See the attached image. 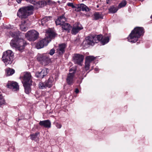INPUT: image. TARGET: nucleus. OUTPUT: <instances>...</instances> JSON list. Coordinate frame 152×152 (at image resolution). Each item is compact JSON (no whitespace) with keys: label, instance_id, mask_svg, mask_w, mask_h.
<instances>
[{"label":"nucleus","instance_id":"36","mask_svg":"<svg viewBox=\"0 0 152 152\" xmlns=\"http://www.w3.org/2000/svg\"><path fill=\"white\" fill-rule=\"evenodd\" d=\"M81 4H80L77 5V6H75V8H76L75 10L79 12L81 11Z\"/></svg>","mask_w":152,"mask_h":152},{"label":"nucleus","instance_id":"25","mask_svg":"<svg viewBox=\"0 0 152 152\" xmlns=\"http://www.w3.org/2000/svg\"><path fill=\"white\" fill-rule=\"evenodd\" d=\"M45 5V2L43 1H39L37 2L36 3V5L37 6L36 8H41L43 7Z\"/></svg>","mask_w":152,"mask_h":152},{"label":"nucleus","instance_id":"32","mask_svg":"<svg viewBox=\"0 0 152 152\" xmlns=\"http://www.w3.org/2000/svg\"><path fill=\"white\" fill-rule=\"evenodd\" d=\"M127 2L126 0H123L118 5V8H121L124 7L126 4Z\"/></svg>","mask_w":152,"mask_h":152},{"label":"nucleus","instance_id":"41","mask_svg":"<svg viewBox=\"0 0 152 152\" xmlns=\"http://www.w3.org/2000/svg\"><path fill=\"white\" fill-rule=\"evenodd\" d=\"M56 126L58 129L61 128L62 126L61 124L58 123H56Z\"/></svg>","mask_w":152,"mask_h":152},{"label":"nucleus","instance_id":"2","mask_svg":"<svg viewBox=\"0 0 152 152\" xmlns=\"http://www.w3.org/2000/svg\"><path fill=\"white\" fill-rule=\"evenodd\" d=\"M144 33L143 28L139 27L135 28L128 37V41L132 43H135L138 40V39Z\"/></svg>","mask_w":152,"mask_h":152},{"label":"nucleus","instance_id":"42","mask_svg":"<svg viewBox=\"0 0 152 152\" xmlns=\"http://www.w3.org/2000/svg\"><path fill=\"white\" fill-rule=\"evenodd\" d=\"M30 2L31 4H33L35 5H36V3L37 2L34 0H30Z\"/></svg>","mask_w":152,"mask_h":152},{"label":"nucleus","instance_id":"23","mask_svg":"<svg viewBox=\"0 0 152 152\" xmlns=\"http://www.w3.org/2000/svg\"><path fill=\"white\" fill-rule=\"evenodd\" d=\"M118 10V9L116 7L114 6H111L110 8L108 9L109 12L112 13H116Z\"/></svg>","mask_w":152,"mask_h":152},{"label":"nucleus","instance_id":"6","mask_svg":"<svg viewBox=\"0 0 152 152\" xmlns=\"http://www.w3.org/2000/svg\"><path fill=\"white\" fill-rule=\"evenodd\" d=\"M37 60L42 65H45L49 64L51 61L48 56L45 54L40 55L37 58Z\"/></svg>","mask_w":152,"mask_h":152},{"label":"nucleus","instance_id":"34","mask_svg":"<svg viewBox=\"0 0 152 152\" xmlns=\"http://www.w3.org/2000/svg\"><path fill=\"white\" fill-rule=\"evenodd\" d=\"M5 103V101L1 95V92L0 91V105L4 104Z\"/></svg>","mask_w":152,"mask_h":152},{"label":"nucleus","instance_id":"4","mask_svg":"<svg viewBox=\"0 0 152 152\" xmlns=\"http://www.w3.org/2000/svg\"><path fill=\"white\" fill-rule=\"evenodd\" d=\"M14 53L10 50H7L3 53L2 60L6 65L11 64L14 58Z\"/></svg>","mask_w":152,"mask_h":152},{"label":"nucleus","instance_id":"22","mask_svg":"<svg viewBox=\"0 0 152 152\" xmlns=\"http://www.w3.org/2000/svg\"><path fill=\"white\" fill-rule=\"evenodd\" d=\"M50 18L51 17L50 16H46L44 17L41 20V24L43 26H44L47 22L50 20ZM39 24H40V23H39Z\"/></svg>","mask_w":152,"mask_h":152},{"label":"nucleus","instance_id":"21","mask_svg":"<svg viewBox=\"0 0 152 152\" xmlns=\"http://www.w3.org/2000/svg\"><path fill=\"white\" fill-rule=\"evenodd\" d=\"M32 85L31 84H23L25 88V92L27 94H28L31 91L30 86Z\"/></svg>","mask_w":152,"mask_h":152},{"label":"nucleus","instance_id":"31","mask_svg":"<svg viewBox=\"0 0 152 152\" xmlns=\"http://www.w3.org/2000/svg\"><path fill=\"white\" fill-rule=\"evenodd\" d=\"M109 38L108 37H105L103 38L102 39L101 41V42L102 45H104L105 44L108 43L109 41Z\"/></svg>","mask_w":152,"mask_h":152},{"label":"nucleus","instance_id":"38","mask_svg":"<svg viewBox=\"0 0 152 152\" xmlns=\"http://www.w3.org/2000/svg\"><path fill=\"white\" fill-rule=\"evenodd\" d=\"M76 70V69L75 67H73L69 69V71L70 72H74V75H75Z\"/></svg>","mask_w":152,"mask_h":152},{"label":"nucleus","instance_id":"24","mask_svg":"<svg viewBox=\"0 0 152 152\" xmlns=\"http://www.w3.org/2000/svg\"><path fill=\"white\" fill-rule=\"evenodd\" d=\"M95 58H96L93 56H87L86 57L85 61L90 64L91 62L94 61Z\"/></svg>","mask_w":152,"mask_h":152},{"label":"nucleus","instance_id":"28","mask_svg":"<svg viewBox=\"0 0 152 152\" xmlns=\"http://www.w3.org/2000/svg\"><path fill=\"white\" fill-rule=\"evenodd\" d=\"M80 6L81 10L83 11L88 12L90 10V9L83 4H81Z\"/></svg>","mask_w":152,"mask_h":152},{"label":"nucleus","instance_id":"29","mask_svg":"<svg viewBox=\"0 0 152 152\" xmlns=\"http://www.w3.org/2000/svg\"><path fill=\"white\" fill-rule=\"evenodd\" d=\"M26 20H24L23 22H22V23L20 25V28L22 31H25L27 30V27L25 26L24 25L26 23Z\"/></svg>","mask_w":152,"mask_h":152},{"label":"nucleus","instance_id":"39","mask_svg":"<svg viewBox=\"0 0 152 152\" xmlns=\"http://www.w3.org/2000/svg\"><path fill=\"white\" fill-rule=\"evenodd\" d=\"M67 5L69 7H72V8H75V6L72 3H67Z\"/></svg>","mask_w":152,"mask_h":152},{"label":"nucleus","instance_id":"1","mask_svg":"<svg viewBox=\"0 0 152 152\" xmlns=\"http://www.w3.org/2000/svg\"><path fill=\"white\" fill-rule=\"evenodd\" d=\"M20 32H10V35L13 37L10 42V45L12 48H15L18 50L21 51L23 50L26 45V42L20 37Z\"/></svg>","mask_w":152,"mask_h":152},{"label":"nucleus","instance_id":"7","mask_svg":"<svg viewBox=\"0 0 152 152\" xmlns=\"http://www.w3.org/2000/svg\"><path fill=\"white\" fill-rule=\"evenodd\" d=\"M84 56L83 55L77 53L75 54L73 57V59L75 63L82 65Z\"/></svg>","mask_w":152,"mask_h":152},{"label":"nucleus","instance_id":"10","mask_svg":"<svg viewBox=\"0 0 152 152\" xmlns=\"http://www.w3.org/2000/svg\"><path fill=\"white\" fill-rule=\"evenodd\" d=\"M49 42L47 38H45L39 41L37 44L36 47L38 49L43 48L45 46H46Z\"/></svg>","mask_w":152,"mask_h":152},{"label":"nucleus","instance_id":"14","mask_svg":"<svg viewBox=\"0 0 152 152\" xmlns=\"http://www.w3.org/2000/svg\"><path fill=\"white\" fill-rule=\"evenodd\" d=\"M48 69L46 68L43 69L40 72H38L36 73V75L40 78H43L48 73Z\"/></svg>","mask_w":152,"mask_h":152},{"label":"nucleus","instance_id":"3","mask_svg":"<svg viewBox=\"0 0 152 152\" xmlns=\"http://www.w3.org/2000/svg\"><path fill=\"white\" fill-rule=\"evenodd\" d=\"M34 9L32 6L20 8L17 12V15L22 20L25 19L33 13Z\"/></svg>","mask_w":152,"mask_h":152},{"label":"nucleus","instance_id":"33","mask_svg":"<svg viewBox=\"0 0 152 152\" xmlns=\"http://www.w3.org/2000/svg\"><path fill=\"white\" fill-rule=\"evenodd\" d=\"M45 83V82H40L39 84V87L40 89H43L47 88Z\"/></svg>","mask_w":152,"mask_h":152},{"label":"nucleus","instance_id":"44","mask_svg":"<svg viewBox=\"0 0 152 152\" xmlns=\"http://www.w3.org/2000/svg\"><path fill=\"white\" fill-rule=\"evenodd\" d=\"M75 92L76 93H78L79 92V90L77 88H76L75 89Z\"/></svg>","mask_w":152,"mask_h":152},{"label":"nucleus","instance_id":"46","mask_svg":"<svg viewBox=\"0 0 152 152\" xmlns=\"http://www.w3.org/2000/svg\"><path fill=\"white\" fill-rule=\"evenodd\" d=\"M95 71H97V70H98V69H97V68H95Z\"/></svg>","mask_w":152,"mask_h":152},{"label":"nucleus","instance_id":"15","mask_svg":"<svg viewBox=\"0 0 152 152\" xmlns=\"http://www.w3.org/2000/svg\"><path fill=\"white\" fill-rule=\"evenodd\" d=\"M66 20L64 15L58 17L55 21V23L57 25H60L61 26L65 23V21Z\"/></svg>","mask_w":152,"mask_h":152},{"label":"nucleus","instance_id":"27","mask_svg":"<svg viewBox=\"0 0 152 152\" xmlns=\"http://www.w3.org/2000/svg\"><path fill=\"white\" fill-rule=\"evenodd\" d=\"M15 72V70L8 68L6 70V73L7 76H10L13 74Z\"/></svg>","mask_w":152,"mask_h":152},{"label":"nucleus","instance_id":"43","mask_svg":"<svg viewBox=\"0 0 152 152\" xmlns=\"http://www.w3.org/2000/svg\"><path fill=\"white\" fill-rule=\"evenodd\" d=\"M111 1V0H106V3L107 4H110Z\"/></svg>","mask_w":152,"mask_h":152},{"label":"nucleus","instance_id":"17","mask_svg":"<svg viewBox=\"0 0 152 152\" xmlns=\"http://www.w3.org/2000/svg\"><path fill=\"white\" fill-rule=\"evenodd\" d=\"M86 39L88 45H94L95 43L96 42L95 40L94 36H90L87 37Z\"/></svg>","mask_w":152,"mask_h":152},{"label":"nucleus","instance_id":"48","mask_svg":"<svg viewBox=\"0 0 152 152\" xmlns=\"http://www.w3.org/2000/svg\"><path fill=\"white\" fill-rule=\"evenodd\" d=\"M99 7V6H98V5H97V7Z\"/></svg>","mask_w":152,"mask_h":152},{"label":"nucleus","instance_id":"47","mask_svg":"<svg viewBox=\"0 0 152 152\" xmlns=\"http://www.w3.org/2000/svg\"><path fill=\"white\" fill-rule=\"evenodd\" d=\"M151 18H152V15H151V17H150Z\"/></svg>","mask_w":152,"mask_h":152},{"label":"nucleus","instance_id":"13","mask_svg":"<svg viewBox=\"0 0 152 152\" xmlns=\"http://www.w3.org/2000/svg\"><path fill=\"white\" fill-rule=\"evenodd\" d=\"M39 124L41 126L46 128H50L51 127V122L49 120L40 121Z\"/></svg>","mask_w":152,"mask_h":152},{"label":"nucleus","instance_id":"19","mask_svg":"<svg viewBox=\"0 0 152 152\" xmlns=\"http://www.w3.org/2000/svg\"><path fill=\"white\" fill-rule=\"evenodd\" d=\"M61 26L63 30H65L68 33L70 32V31L72 28L70 24L66 23H65Z\"/></svg>","mask_w":152,"mask_h":152},{"label":"nucleus","instance_id":"8","mask_svg":"<svg viewBox=\"0 0 152 152\" xmlns=\"http://www.w3.org/2000/svg\"><path fill=\"white\" fill-rule=\"evenodd\" d=\"M32 77L31 73L26 72L24 73L23 83V84H32Z\"/></svg>","mask_w":152,"mask_h":152},{"label":"nucleus","instance_id":"20","mask_svg":"<svg viewBox=\"0 0 152 152\" xmlns=\"http://www.w3.org/2000/svg\"><path fill=\"white\" fill-rule=\"evenodd\" d=\"M94 19L97 20L100 19H103V16L101 13L95 12L94 14Z\"/></svg>","mask_w":152,"mask_h":152},{"label":"nucleus","instance_id":"12","mask_svg":"<svg viewBox=\"0 0 152 152\" xmlns=\"http://www.w3.org/2000/svg\"><path fill=\"white\" fill-rule=\"evenodd\" d=\"M74 72L69 73L67 75L66 79V82L68 85H71L74 83Z\"/></svg>","mask_w":152,"mask_h":152},{"label":"nucleus","instance_id":"35","mask_svg":"<svg viewBox=\"0 0 152 152\" xmlns=\"http://www.w3.org/2000/svg\"><path fill=\"white\" fill-rule=\"evenodd\" d=\"M85 68L86 71L89 69L90 66V63L85 61Z\"/></svg>","mask_w":152,"mask_h":152},{"label":"nucleus","instance_id":"40","mask_svg":"<svg viewBox=\"0 0 152 152\" xmlns=\"http://www.w3.org/2000/svg\"><path fill=\"white\" fill-rule=\"evenodd\" d=\"M55 52V50L53 49H52L50 50V51L49 53V54L50 55L52 56L54 53Z\"/></svg>","mask_w":152,"mask_h":152},{"label":"nucleus","instance_id":"5","mask_svg":"<svg viewBox=\"0 0 152 152\" xmlns=\"http://www.w3.org/2000/svg\"><path fill=\"white\" fill-rule=\"evenodd\" d=\"M39 34L34 30H30L25 34V37L30 41H34L38 38Z\"/></svg>","mask_w":152,"mask_h":152},{"label":"nucleus","instance_id":"18","mask_svg":"<svg viewBox=\"0 0 152 152\" xmlns=\"http://www.w3.org/2000/svg\"><path fill=\"white\" fill-rule=\"evenodd\" d=\"M53 81L54 79L52 77H50L48 80H46L45 83L47 88H50L52 87L53 85Z\"/></svg>","mask_w":152,"mask_h":152},{"label":"nucleus","instance_id":"45","mask_svg":"<svg viewBox=\"0 0 152 152\" xmlns=\"http://www.w3.org/2000/svg\"><path fill=\"white\" fill-rule=\"evenodd\" d=\"M21 0H16V1L18 3H19L21 2Z\"/></svg>","mask_w":152,"mask_h":152},{"label":"nucleus","instance_id":"16","mask_svg":"<svg viewBox=\"0 0 152 152\" xmlns=\"http://www.w3.org/2000/svg\"><path fill=\"white\" fill-rule=\"evenodd\" d=\"M66 47V45L64 43H62L59 45L58 48L57 49L58 53L60 55L64 53L65 52V49Z\"/></svg>","mask_w":152,"mask_h":152},{"label":"nucleus","instance_id":"9","mask_svg":"<svg viewBox=\"0 0 152 152\" xmlns=\"http://www.w3.org/2000/svg\"><path fill=\"white\" fill-rule=\"evenodd\" d=\"M83 27L79 23H77L75 24L72 28L71 33L72 34L75 35L80 30L83 29Z\"/></svg>","mask_w":152,"mask_h":152},{"label":"nucleus","instance_id":"26","mask_svg":"<svg viewBox=\"0 0 152 152\" xmlns=\"http://www.w3.org/2000/svg\"><path fill=\"white\" fill-rule=\"evenodd\" d=\"M47 34L50 38H53L55 37L56 34L53 31L51 30H48L47 31Z\"/></svg>","mask_w":152,"mask_h":152},{"label":"nucleus","instance_id":"11","mask_svg":"<svg viewBox=\"0 0 152 152\" xmlns=\"http://www.w3.org/2000/svg\"><path fill=\"white\" fill-rule=\"evenodd\" d=\"M7 86L8 88L12 89L14 91H17L19 89L18 85L15 82H9Z\"/></svg>","mask_w":152,"mask_h":152},{"label":"nucleus","instance_id":"30","mask_svg":"<svg viewBox=\"0 0 152 152\" xmlns=\"http://www.w3.org/2000/svg\"><path fill=\"white\" fill-rule=\"evenodd\" d=\"M94 38L95 40L96 41V43H97L99 41H102V39L103 37L102 36V35H98L97 36H94Z\"/></svg>","mask_w":152,"mask_h":152},{"label":"nucleus","instance_id":"37","mask_svg":"<svg viewBox=\"0 0 152 152\" xmlns=\"http://www.w3.org/2000/svg\"><path fill=\"white\" fill-rule=\"evenodd\" d=\"M38 135V134L37 133L32 134L31 135V138L32 140H34L35 139L37 138Z\"/></svg>","mask_w":152,"mask_h":152}]
</instances>
